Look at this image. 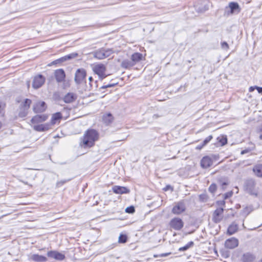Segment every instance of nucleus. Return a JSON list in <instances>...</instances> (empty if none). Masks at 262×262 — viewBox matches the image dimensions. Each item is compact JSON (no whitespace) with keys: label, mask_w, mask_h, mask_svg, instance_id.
Wrapping results in <instances>:
<instances>
[{"label":"nucleus","mask_w":262,"mask_h":262,"mask_svg":"<svg viewBox=\"0 0 262 262\" xmlns=\"http://www.w3.org/2000/svg\"><path fill=\"white\" fill-rule=\"evenodd\" d=\"M223 208L220 207L217 208L214 212L213 215V220L217 223L220 222L223 217Z\"/></svg>","instance_id":"13"},{"label":"nucleus","mask_w":262,"mask_h":262,"mask_svg":"<svg viewBox=\"0 0 262 262\" xmlns=\"http://www.w3.org/2000/svg\"><path fill=\"white\" fill-rule=\"evenodd\" d=\"M31 103L32 101L29 99H26L21 102L19 106V116L20 117H25L27 115Z\"/></svg>","instance_id":"4"},{"label":"nucleus","mask_w":262,"mask_h":262,"mask_svg":"<svg viewBox=\"0 0 262 262\" xmlns=\"http://www.w3.org/2000/svg\"><path fill=\"white\" fill-rule=\"evenodd\" d=\"M241 11V8L237 3L230 2V14H237Z\"/></svg>","instance_id":"18"},{"label":"nucleus","mask_w":262,"mask_h":262,"mask_svg":"<svg viewBox=\"0 0 262 262\" xmlns=\"http://www.w3.org/2000/svg\"><path fill=\"white\" fill-rule=\"evenodd\" d=\"M222 47L223 49H227L228 48V45L227 42H224L222 43Z\"/></svg>","instance_id":"42"},{"label":"nucleus","mask_w":262,"mask_h":262,"mask_svg":"<svg viewBox=\"0 0 262 262\" xmlns=\"http://www.w3.org/2000/svg\"><path fill=\"white\" fill-rule=\"evenodd\" d=\"M77 55H78V54L77 53H72L71 54L66 56L64 57V60L70 59L73 58L77 57Z\"/></svg>","instance_id":"34"},{"label":"nucleus","mask_w":262,"mask_h":262,"mask_svg":"<svg viewBox=\"0 0 262 262\" xmlns=\"http://www.w3.org/2000/svg\"><path fill=\"white\" fill-rule=\"evenodd\" d=\"M212 139V136H209L203 141V144L205 146Z\"/></svg>","instance_id":"36"},{"label":"nucleus","mask_w":262,"mask_h":262,"mask_svg":"<svg viewBox=\"0 0 262 262\" xmlns=\"http://www.w3.org/2000/svg\"><path fill=\"white\" fill-rule=\"evenodd\" d=\"M1 125H2V124H1V123L0 122V128L1 127Z\"/></svg>","instance_id":"61"},{"label":"nucleus","mask_w":262,"mask_h":262,"mask_svg":"<svg viewBox=\"0 0 262 262\" xmlns=\"http://www.w3.org/2000/svg\"><path fill=\"white\" fill-rule=\"evenodd\" d=\"M227 233L229 234V227L227 229Z\"/></svg>","instance_id":"54"},{"label":"nucleus","mask_w":262,"mask_h":262,"mask_svg":"<svg viewBox=\"0 0 262 262\" xmlns=\"http://www.w3.org/2000/svg\"><path fill=\"white\" fill-rule=\"evenodd\" d=\"M205 145L202 143V144H200V145H198L196 147V149H198V150H200Z\"/></svg>","instance_id":"43"},{"label":"nucleus","mask_w":262,"mask_h":262,"mask_svg":"<svg viewBox=\"0 0 262 262\" xmlns=\"http://www.w3.org/2000/svg\"><path fill=\"white\" fill-rule=\"evenodd\" d=\"M33 128L37 132H45L51 129L50 124H48V123L33 125Z\"/></svg>","instance_id":"16"},{"label":"nucleus","mask_w":262,"mask_h":262,"mask_svg":"<svg viewBox=\"0 0 262 262\" xmlns=\"http://www.w3.org/2000/svg\"><path fill=\"white\" fill-rule=\"evenodd\" d=\"M113 120V117L111 114L108 113L103 115V121L104 123L108 125L111 123Z\"/></svg>","instance_id":"26"},{"label":"nucleus","mask_w":262,"mask_h":262,"mask_svg":"<svg viewBox=\"0 0 262 262\" xmlns=\"http://www.w3.org/2000/svg\"><path fill=\"white\" fill-rule=\"evenodd\" d=\"M253 210L252 206H247L243 209V214L245 215H248Z\"/></svg>","instance_id":"32"},{"label":"nucleus","mask_w":262,"mask_h":262,"mask_svg":"<svg viewBox=\"0 0 262 262\" xmlns=\"http://www.w3.org/2000/svg\"><path fill=\"white\" fill-rule=\"evenodd\" d=\"M86 76V71L83 69H78L75 74V81L77 84L82 83Z\"/></svg>","instance_id":"5"},{"label":"nucleus","mask_w":262,"mask_h":262,"mask_svg":"<svg viewBox=\"0 0 262 262\" xmlns=\"http://www.w3.org/2000/svg\"><path fill=\"white\" fill-rule=\"evenodd\" d=\"M217 139L219 141L220 145L221 146L224 145L227 142V138L224 137L223 136H220L217 138Z\"/></svg>","instance_id":"30"},{"label":"nucleus","mask_w":262,"mask_h":262,"mask_svg":"<svg viewBox=\"0 0 262 262\" xmlns=\"http://www.w3.org/2000/svg\"><path fill=\"white\" fill-rule=\"evenodd\" d=\"M238 245V240L235 237L230 238V249L234 248Z\"/></svg>","instance_id":"27"},{"label":"nucleus","mask_w":262,"mask_h":262,"mask_svg":"<svg viewBox=\"0 0 262 262\" xmlns=\"http://www.w3.org/2000/svg\"><path fill=\"white\" fill-rule=\"evenodd\" d=\"M217 204L219 206L224 205L225 201H217Z\"/></svg>","instance_id":"44"},{"label":"nucleus","mask_w":262,"mask_h":262,"mask_svg":"<svg viewBox=\"0 0 262 262\" xmlns=\"http://www.w3.org/2000/svg\"><path fill=\"white\" fill-rule=\"evenodd\" d=\"M235 191L236 192V193L238 192V188L237 187L235 188Z\"/></svg>","instance_id":"56"},{"label":"nucleus","mask_w":262,"mask_h":262,"mask_svg":"<svg viewBox=\"0 0 262 262\" xmlns=\"http://www.w3.org/2000/svg\"><path fill=\"white\" fill-rule=\"evenodd\" d=\"M127 237L126 234L121 233L118 238V243L124 244L127 242Z\"/></svg>","instance_id":"28"},{"label":"nucleus","mask_w":262,"mask_h":262,"mask_svg":"<svg viewBox=\"0 0 262 262\" xmlns=\"http://www.w3.org/2000/svg\"><path fill=\"white\" fill-rule=\"evenodd\" d=\"M30 258L33 261L38 262H44L47 260V258L46 257L38 254H33L30 256Z\"/></svg>","instance_id":"22"},{"label":"nucleus","mask_w":262,"mask_h":262,"mask_svg":"<svg viewBox=\"0 0 262 262\" xmlns=\"http://www.w3.org/2000/svg\"><path fill=\"white\" fill-rule=\"evenodd\" d=\"M121 67L125 69H129L133 67L135 64L132 60L125 59L121 63Z\"/></svg>","instance_id":"25"},{"label":"nucleus","mask_w":262,"mask_h":262,"mask_svg":"<svg viewBox=\"0 0 262 262\" xmlns=\"http://www.w3.org/2000/svg\"><path fill=\"white\" fill-rule=\"evenodd\" d=\"M233 190H232V191H230V196L232 195V193H233Z\"/></svg>","instance_id":"58"},{"label":"nucleus","mask_w":262,"mask_h":262,"mask_svg":"<svg viewBox=\"0 0 262 262\" xmlns=\"http://www.w3.org/2000/svg\"><path fill=\"white\" fill-rule=\"evenodd\" d=\"M185 210V206L184 203L182 202H179L174 207H173L172 209V212L174 214H179L184 212Z\"/></svg>","instance_id":"17"},{"label":"nucleus","mask_w":262,"mask_h":262,"mask_svg":"<svg viewBox=\"0 0 262 262\" xmlns=\"http://www.w3.org/2000/svg\"><path fill=\"white\" fill-rule=\"evenodd\" d=\"M253 172L258 177H262V164H257L253 168Z\"/></svg>","instance_id":"24"},{"label":"nucleus","mask_w":262,"mask_h":262,"mask_svg":"<svg viewBox=\"0 0 262 262\" xmlns=\"http://www.w3.org/2000/svg\"><path fill=\"white\" fill-rule=\"evenodd\" d=\"M66 182H67L66 181H62V182H58L57 184L59 185L60 183H61V184H63L65 183Z\"/></svg>","instance_id":"50"},{"label":"nucleus","mask_w":262,"mask_h":262,"mask_svg":"<svg viewBox=\"0 0 262 262\" xmlns=\"http://www.w3.org/2000/svg\"><path fill=\"white\" fill-rule=\"evenodd\" d=\"M255 184L253 181L250 180L246 182L245 188L246 190L252 195H257V192L255 189Z\"/></svg>","instance_id":"10"},{"label":"nucleus","mask_w":262,"mask_h":262,"mask_svg":"<svg viewBox=\"0 0 262 262\" xmlns=\"http://www.w3.org/2000/svg\"><path fill=\"white\" fill-rule=\"evenodd\" d=\"M172 189V188H171V187L170 186L168 185V186H167L166 187V188H164V190H168V189Z\"/></svg>","instance_id":"48"},{"label":"nucleus","mask_w":262,"mask_h":262,"mask_svg":"<svg viewBox=\"0 0 262 262\" xmlns=\"http://www.w3.org/2000/svg\"><path fill=\"white\" fill-rule=\"evenodd\" d=\"M48 118V116L46 114L37 115L34 116L31 120V122L33 125L38 124L45 122Z\"/></svg>","instance_id":"9"},{"label":"nucleus","mask_w":262,"mask_h":262,"mask_svg":"<svg viewBox=\"0 0 262 262\" xmlns=\"http://www.w3.org/2000/svg\"><path fill=\"white\" fill-rule=\"evenodd\" d=\"M92 83L93 82L89 83L90 84V90H93L94 88H97L96 81L94 82V85H93V84Z\"/></svg>","instance_id":"39"},{"label":"nucleus","mask_w":262,"mask_h":262,"mask_svg":"<svg viewBox=\"0 0 262 262\" xmlns=\"http://www.w3.org/2000/svg\"><path fill=\"white\" fill-rule=\"evenodd\" d=\"M116 84H107V85H103L101 87V89H106V88H111V87H113Z\"/></svg>","instance_id":"40"},{"label":"nucleus","mask_w":262,"mask_h":262,"mask_svg":"<svg viewBox=\"0 0 262 262\" xmlns=\"http://www.w3.org/2000/svg\"><path fill=\"white\" fill-rule=\"evenodd\" d=\"M5 107V104L3 102L0 101V114L3 111Z\"/></svg>","instance_id":"41"},{"label":"nucleus","mask_w":262,"mask_h":262,"mask_svg":"<svg viewBox=\"0 0 262 262\" xmlns=\"http://www.w3.org/2000/svg\"><path fill=\"white\" fill-rule=\"evenodd\" d=\"M10 214V213H8V214H4V215H2V216L0 217V219H2V218H3V217H4V216H7V215H8V214Z\"/></svg>","instance_id":"52"},{"label":"nucleus","mask_w":262,"mask_h":262,"mask_svg":"<svg viewBox=\"0 0 262 262\" xmlns=\"http://www.w3.org/2000/svg\"><path fill=\"white\" fill-rule=\"evenodd\" d=\"M98 134L95 130L89 129L85 133L81 138L80 145L84 148L92 147L95 142L98 139Z\"/></svg>","instance_id":"1"},{"label":"nucleus","mask_w":262,"mask_h":262,"mask_svg":"<svg viewBox=\"0 0 262 262\" xmlns=\"http://www.w3.org/2000/svg\"><path fill=\"white\" fill-rule=\"evenodd\" d=\"M255 88L257 89L258 92L259 93L262 92V88H260V87H258V86H255Z\"/></svg>","instance_id":"47"},{"label":"nucleus","mask_w":262,"mask_h":262,"mask_svg":"<svg viewBox=\"0 0 262 262\" xmlns=\"http://www.w3.org/2000/svg\"><path fill=\"white\" fill-rule=\"evenodd\" d=\"M212 139V136H209L203 141V144L205 146Z\"/></svg>","instance_id":"37"},{"label":"nucleus","mask_w":262,"mask_h":262,"mask_svg":"<svg viewBox=\"0 0 262 262\" xmlns=\"http://www.w3.org/2000/svg\"><path fill=\"white\" fill-rule=\"evenodd\" d=\"M125 212L128 213H132L135 212V208L133 206L128 207L125 209Z\"/></svg>","instance_id":"35"},{"label":"nucleus","mask_w":262,"mask_h":262,"mask_svg":"<svg viewBox=\"0 0 262 262\" xmlns=\"http://www.w3.org/2000/svg\"><path fill=\"white\" fill-rule=\"evenodd\" d=\"M45 82V78L42 75H38L34 77L32 86L34 89L41 87Z\"/></svg>","instance_id":"7"},{"label":"nucleus","mask_w":262,"mask_h":262,"mask_svg":"<svg viewBox=\"0 0 262 262\" xmlns=\"http://www.w3.org/2000/svg\"><path fill=\"white\" fill-rule=\"evenodd\" d=\"M254 256L250 253H246L243 255L241 260L243 262H252Z\"/></svg>","instance_id":"21"},{"label":"nucleus","mask_w":262,"mask_h":262,"mask_svg":"<svg viewBox=\"0 0 262 262\" xmlns=\"http://www.w3.org/2000/svg\"><path fill=\"white\" fill-rule=\"evenodd\" d=\"M227 185V184L226 183H224L223 184V185Z\"/></svg>","instance_id":"59"},{"label":"nucleus","mask_w":262,"mask_h":262,"mask_svg":"<svg viewBox=\"0 0 262 262\" xmlns=\"http://www.w3.org/2000/svg\"><path fill=\"white\" fill-rule=\"evenodd\" d=\"M253 149V148H247L244 150H243L241 152V155H244L245 154L249 153L251 150Z\"/></svg>","instance_id":"38"},{"label":"nucleus","mask_w":262,"mask_h":262,"mask_svg":"<svg viewBox=\"0 0 262 262\" xmlns=\"http://www.w3.org/2000/svg\"><path fill=\"white\" fill-rule=\"evenodd\" d=\"M235 191L236 192V193L238 192V188L237 187L235 188Z\"/></svg>","instance_id":"55"},{"label":"nucleus","mask_w":262,"mask_h":262,"mask_svg":"<svg viewBox=\"0 0 262 262\" xmlns=\"http://www.w3.org/2000/svg\"><path fill=\"white\" fill-rule=\"evenodd\" d=\"M93 72L98 75L99 78L103 79L107 75L106 74V67L105 65L101 63H97L92 65Z\"/></svg>","instance_id":"3"},{"label":"nucleus","mask_w":262,"mask_h":262,"mask_svg":"<svg viewBox=\"0 0 262 262\" xmlns=\"http://www.w3.org/2000/svg\"><path fill=\"white\" fill-rule=\"evenodd\" d=\"M170 253H163L161 255V257H164V256H168L170 254Z\"/></svg>","instance_id":"46"},{"label":"nucleus","mask_w":262,"mask_h":262,"mask_svg":"<svg viewBox=\"0 0 262 262\" xmlns=\"http://www.w3.org/2000/svg\"><path fill=\"white\" fill-rule=\"evenodd\" d=\"M237 206H238L237 207H240V205H237Z\"/></svg>","instance_id":"60"},{"label":"nucleus","mask_w":262,"mask_h":262,"mask_svg":"<svg viewBox=\"0 0 262 262\" xmlns=\"http://www.w3.org/2000/svg\"><path fill=\"white\" fill-rule=\"evenodd\" d=\"M215 159V156H206L202 158L201 161V165L203 168H207L211 166L213 163V160Z\"/></svg>","instance_id":"8"},{"label":"nucleus","mask_w":262,"mask_h":262,"mask_svg":"<svg viewBox=\"0 0 262 262\" xmlns=\"http://www.w3.org/2000/svg\"><path fill=\"white\" fill-rule=\"evenodd\" d=\"M47 108V106L45 102L41 101L38 102L33 106V111L35 113H42L45 111Z\"/></svg>","instance_id":"14"},{"label":"nucleus","mask_w":262,"mask_h":262,"mask_svg":"<svg viewBox=\"0 0 262 262\" xmlns=\"http://www.w3.org/2000/svg\"><path fill=\"white\" fill-rule=\"evenodd\" d=\"M89 80L90 81V83H92L93 82V79L92 77H90L89 78Z\"/></svg>","instance_id":"49"},{"label":"nucleus","mask_w":262,"mask_h":262,"mask_svg":"<svg viewBox=\"0 0 262 262\" xmlns=\"http://www.w3.org/2000/svg\"><path fill=\"white\" fill-rule=\"evenodd\" d=\"M254 90V88H253L252 86H251V87L249 88V91H250V92L253 91Z\"/></svg>","instance_id":"51"},{"label":"nucleus","mask_w":262,"mask_h":262,"mask_svg":"<svg viewBox=\"0 0 262 262\" xmlns=\"http://www.w3.org/2000/svg\"><path fill=\"white\" fill-rule=\"evenodd\" d=\"M238 230V225L233 222L230 225V235L235 233Z\"/></svg>","instance_id":"29"},{"label":"nucleus","mask_w":262,"mask_h":262,"mask_svg":"<svg viewBox=\"0 0 262 262\" xmlns=\"http://www.w3.org/2000/svg\"><path fill=\"white\" fill-rule=\"evenodd\" d=\"M194 245V243L192 241L189 242L184 247H181L179 248V250L180 251H186L189 248L192 247Z\"/></svg>","instance_id":"31"},{"label":"nucleus","mask_w":262,"mask_h":262,"mask_svg":"<svg viewBox=\"0 0 262 262\" xmlns=\"http://www.w3.org/2000/svg\"><path fill=\"white\" fill-rule=\"evenodd\" d=\"M113 191L116 194L127 193L129 190L125 187L115 186L113 187Z\"/></svg>","instance_id":"20"},{"label":"nucleus","mask_w":262,"mask_h":262,"mask_svg":"<svg viewBox=\"0 0 262 262\" xmlns=\"http://www.w3.org/2000/svg\"><path fill=\"white\" fill-rule=\"evenodd\" d=\"M114 53L112 49L101 48L92 53L94 57L101 60L109 57Z\"/></svg>","instance_id":"2"},{"label":"nucleus","mask_w":262,"mask_h":262,"mask_svg":"<svg viewBox=\"0 0 262 262\" xmlns=\"http://www.w3.org/2000/svg\"><path fill=\"white\" fill-rule=\"evenodd\" d=\"M62 118V115L60 113H56L52 115L51 121L50 123H48V124H50V128H51L52 126L55 125L57 123H59Z\"/></svg>","instance_id":"15"},{"label":"nucleus","mask_w":262,"mask_h":262,"mask_svg":"<svg viewBox=\"0 0 262 262\" xmlns=\"http://www.w3.org/2000/svg\"><path fill=\"white\" fill-rule=\"evenodd\" d=\"M228 243H229V239H227L226 241L225 244H226V245H227Z\"/></svg>","instance_id":"53"},{"label":"nucleus","mask_w":262,"mask_h":262,"mask_svg":"<svg viewBox=\"0 0 262 262\" xmlns=\"http://www.w3.org/2000/svg\"><path fill=\"white\" fill-rule=\"evenodd\" d=\"M76 95L73 93H68L63 97V100L66 103H72L76 100Z\"/></svg>","instance_id":"19"},{"label":"nucleus","mask_w":262,"mask_h":262,"mask_svg":"<svg viewBox=\"0 0 262 262\" xmlns=\"http://www.w3.org/2000/svg\"><path fill=\"white\" fill-rule=\"evenodd\" d=\"M259 139L262 140V134L259 136Z\"/></svg>","instance_id":"57"},{"label":"nucleus","mask_w":262,"mask_h":262,"mask_svg":"<svg viewBox=\"0 0 262 262\" xmlns=\"http://www.w3.org/2000/svg\"><path fill=\"white\" fill-rule=\"evenodd\" d=\"M47 255L49 257L54 258L58 260H62L64 259L65 256L61 253L56 251H50L47 253Z\"/></svg>","instance_id":"12"},{"label":"nucleus","mask_w":262,"mask_h":262,"mask_svg":"<svg viewBox=\"0 0 262 262\" xmlns=\"http://www.w3.org/2000/svg\"><path fill=\"white\" fill-rule=\"evenodd\" d=\"M143 58V55L140 53H135L132 55L131 60L135 65L137 62L141 61Z\"/></svg>","instance_id":"23"},{"label":"nucleus","mask_w":262,"mask_h":262,"mask_svg":"<svg viewBox=\"0 0 262 262\" xmlns=\"http://www.w3.org/2000/svg\"><path fill=\"white\" fill-rule=\"evenodd\" d=\"M169 225L173 229L180 230L183 228L184 223L181 219L175 217L170 221Z\"/></svg>","instance_id":"6"},{"label":"nucleus","mask_w":262,"mask_h":262,"mask_svg":"<svg viewBox=\"0 0 262 262\" xmlns=\"http://www.w3.org/2000/svg\"><path fill=\"white\" fill-rule=\"evenodd\" d=\"M200 198L201 199H202L203 201H205L206 200V195L205 194H202L200 195Z\"/></svg>","instance_id":"45"},{"label":"nucleus","mask_w":262,"mask_h":262,"mask_svg":"<svg viewBox=\"0 0 262 262\" xmlns=\"http://www.w3.org/2000/svg\"><path fill=\"white\" fill-rule=\"evenodd\" d=\"M216 188V185L215 184H212L209 187V191L211 193H214L215 192Z\"/></svg>","instance_id":"33"},{"label":"nucleus","mask_w":262,"mask_h":262,"mask_svg":"<svg viewBox=\"0 0 262 262\" xmlns=\"http://www.w3.org/2000/svg\"><path fill=\"white\" fill-rule=\"evenodd\" d=\"M54 76L57 82L64 81L66 78V74L63 69H59L54 72Z\"/></svg>","instance_id":"11"}]
</instances>
